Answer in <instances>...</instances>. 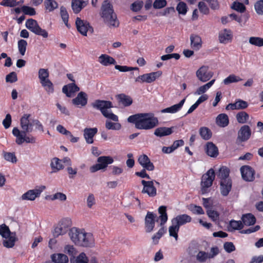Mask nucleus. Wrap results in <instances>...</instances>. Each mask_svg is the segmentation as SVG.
Masks as SVG:
<instances>
[{
  "label": "nucleus",
  "instance_id": "nucleus-1",
  "mask_svg": "<svg viewBox=\"0 0 263 263\" xmlns=\"http://www.w3.org/2000/svg\"><path fill=\"white\" fill-rule=\"evenodd\" d=\"M31 115L28 114H24L20 119V126L22 130L15 127L12 129V134L15 137V143L21 145L23 143L34 144L36 142L35 137L28 133L33 131V120L30 121L29 118Z\"/></svg>",
  "mask_w": 263,
  "mask_h": 263
},
{
  "label": "nucleus",
  "instance_id": "nucleus-2",
  "mask_svg": "<svg viewBox=\"0 0 263 263\" xmlns=\"http://www.w3.org/2000/svg\"><path fill=\"white\" fill-rule=\"evenodd\" d=\"M92 106L97 109L100 110L102 115L110 120L116 122H112L109 120H106L105 127L108 130H120L121 128V125L118 122V117L113 114L111 110H108L112 107V104L109 101L97 100L91 104Z\"/></svg>",
  "mask_w": 263,
  "mask_h": 263
},
{
  "label": "nucleus",
  "instance_id": "nucleus-3",
  "mask_svg": "<svg viewBox=\"0 0 263 263\" xmlns=\"http://www.w3.org/2000/svg\"><path fill=\"white\" fill-rule=\"evenodd\" d=\"M127 120L138 129H151L158 124V119L151 113L136 114L129 116Z\"/></svg>",
  "mask_w": 263,
  "mask_h": 263
},
{
  "label": "nucleus",
  "instance_id": "nucleus-4",
  "mask_svg": "<svg viewBox=\"0 0 263 263\" xmlns=\"http://www.w3.org/2000/svg\"><path fill=\"white\" fill-rule=\"evenodd\" d=\"M68 235L71 241L76 245L84 247H91L94 245V238L92 234L86 232L83 229L73 227L69 230Z\"/></svg>",
  "mask_w": 263,
  "mask_h": 263
},
{
  "label": "nucleus",
  "instance_id": "nucleus-5",
  "mask_svg": "<svg viewBox=\"0 0 263 263\" xmlns=\"http://www.w3.org/2000/svg\"><path fill=\"white\" fill-rule=\"evenodd\" d=\"M101 16L109 26L118 27L119 23L114 13L112 6L108 0L103 2L101 7Z\"/></svg>",
  "mask_w": 263,
  "mask_h": 263
},
{
  "label": "nucleus",
  "instance_id": "nucleus-6",
  "mask_svg": "<svg viewBox=\"0 0 263 263\" xmlns=\"http://www.w3.org/2000/svg\"><path fill=\"white\" fill-rule=\"evenodd\" d=\"M0 235L4 239L3 246L7 248H12L16 241V233L11 232L5 224L0 225Z\"/></svg>",
  "mask_w": 263,
  "mask_h": 263
},
{
  "label": "nucleus",
  "instance_id": "nucleus-7",
  "mask_svg": "<svg viewBox=\"0 0 263 263\" xmlns=\"http://www.w3.org/2000/svg\"><path fill=\"white\" fill-rule=\"evenodd\" d=\"M39 79L42 86L49 94L54 92L53 83L49 79V72L47 69L40 68L38 71Z\"/></svg>",
  "mask_w": 263,
  "mask_h": 263
},
{
  "label": "nucleus",
  "instance_id": "nucleus-8",
  "mask_svg": "<svg viewBox=\"0 0 263 263\" xmlns=\"http://www.w3.org/2000/svg\"><path fill=\"white\" fill-rule=\"evenodd\" d=\"M215 174L213 168L210 169L201 177V192L202 194H205L209 192L210 188L212 186L215 179Z\"/></svg>",
  "mask_w": 263,
  "mask_h": 263
},
{
  "label": "nucleus",
  "instance_id": "nucleus-9",
  "mask_svg": "<svg viewBox=\"0 0 263 263\" xmlns=\"http://www.w3.org/2000/svg\"><path fill=\"white\" fill-rule=\"evenodd\" d=\"M45 189V186L41 185L36 187L34 189L28 190L21 196L22 200L33 201L36 198L39 197L43 191Z\"/></svg>",
  "mask_w": 263,
  "mask_h": 263
},
{
  "label": "nucleus",
  "instance_id": "nucleus-10",
  "mask_svg": "<svg viewBox=\"0 0 263 263\" xmlns=\"http://www.w3.org/2000/svg\"><path fill=\"white\" fill-rule=\"evenodd\" d=\"M196 75L199 81L205 82L211 79L213 72L209 70L208 66H202L197 70Z\"/></svg>",
  "mask_w": 263,
  "mask_h": 263
},
{
  "label": "nucleus",
  "instance_id": "nucleus-11",
  "mask_svg": "<svg viewBox=\"0 0 263 263\" xmlns=\"http://www.w3.org/2000/svg\"><path fill=\"white\" fill-rule=\"evenodd\" d=\"M162 74V72L161 71L145 73L137 77L136 79V82L151 83L154 82L157 79L159 78Z\"/></svg>",
  "mask_w": 263,
  "mask_h": 263
},
{
  "label": "nucleus",
  "instance_id": "nucleus-12",
  "mask_svg": "<svg viewBox=\"0 0 263 263\" xmlns=\"http://www.w3.org/2000/svg\"><path fill=\"white\" fill-rule=\"evenodd\" d=\"M141 183L143 186V188L142 190V193L147 194L149 197H154L157 195V189L154 186V181H145L142 180Z\"/></svg>",
  "mask_w": 263,
  "mask_h": 263
},
{
  "label": "nucleus",
  "instance_id": "nucleus-13",
  "mask_svg": "<svg viewBox=\"0 0 263 263\" xmlns=\"http://www.w3.org/2000/svg\"><path fill=\"white\" fill-rule=\"evenodd\" d=\"M76 25L79 33H92L93 32V29L89 23L79 17H77L76 19Z\"/></svg>",
  "mask_w": 263,
  "mask_h": 263
},
{
  "label": "nucleus",
  "instance_id": "nucleus-14",
  "mask_svg": "<svg viewBox=\"0 0 263 263\" xmlns=\"http://www.w3.org/2000/svg\"><path fill=\"white\" fill-rule=\"evenodd\" d=\"M71 221L68 218H65L61 220L59 226L55 228L53 235L54 237H58L60 235L65 234L67 228L70 226Z\"/></svg>",
  "mask_w": 263,
  "mask_h": 263
},
{
  "label": "nucleus",
  "instance_id": "nucleus-15",
  "mask_svg": "<svg viewBox=\"0 0 263 263\" xmlns=\"http://www.w3.org/2000/svg\"><path fill=\"white\" fill-rule=\"evenodd\" d=\"M251 135L250 127L247 125L241 126L238 132L237 141L240 142L247 141Z\"/></svg>",
  "mask_w": 263,
  "mask_h": 263
},
{
  "label": "nucleus",
  "instance_id": "nucleus-16",
  "mask_svg": "<svg viewBox=\"0 0 263 263\" xmlns=\"http://www.w3.org/2000/svg\"><path fill=\"white\" fill-rule=\"evenodd\" d=\"M240 172L242 178L247 181H252L254 178L255 171L250 166L244 165L241 167Z\"/></svg>",
  "mask_w": 263,
  "mask_h": 263
},
{
  "label": "nucleus",
  "instance_id": "nucleus-17",
  "mask_svg": "<svg viewBox=\"0 0 263 263\" xmlns=\"http://www.w3.org/2000/svg\"><path fill=\"white\" fill-rule=\"evenodd\" d=\"M157 215L153 212H148L145 217V227L147 233L152 232L155 227V218Z\"/></svg>",
  "mask_w": 263,
  "mask_h": 263
},
{
  "label": "nucleus",
  "instance_id": "nucleus-18",
  "mask_svg": "<svg viewBox=\"0 0 263 263\" xmlns=\"http://www.w3.org/2000/svg\"><path fill=\"white\" fill-rule=\"evenodd\" d=\"M72 103L78 107L85 106L87 103V95L83 92H80L77 96L72 100Z\"/></svg>",
  "mask_w": 263,
  "mask_h": 263
},
{
  "label": "nucleus",
  "instance_id": "nucleus-19",
  "mask_svg": "<svg viewBox=\"0 0 263 263\" xmlns=\"http://www.w3.org/2000/svg\"><path fill=\"white\" fill-rule=\"evenodd\" d=\"M138 161L145 170L152 171L155 169L153 163L151 161L148 156L145 154L140 155L138 158Z\"/></svg>",
  "mask_w": 263,
  "mask_h": 263
},
{
  "label": "nucleus",
  "instance_id": "nucleus-20",
  "mask_svg": "<svg viewBox=\"0 0 263 263\" xmlns=\"http://www.w3.org/2000/svg\"><path fill=\"white\" fill-rule=\"evenodd\" d=\"M26 27L33 33H47V31L42 29L38 25L36 20L29 18L26 22Z\"/></svg>",
  "mask_w": 263,
  "mask_h": 263
},
{
  "label": "nucleus",
  "instance_id": "nucleus-21",
  "mask_svg": "<svg viewBox=\"0 0 263 263\" xmlns=\"http://www.w3.org/2000/svg\"><path fill=\"white\" fill-rule=\"evenodd\" d=\"M192 221V217L185 214L178 215L171 220L172 223L176 224L179 227L189 223Z\"/></svg>",
  "mask_w": 263,
  "mask_h": 263
},
{
  "label": "nucleus",
  "instance_id": "nucleus-22",
  "mask_svg": "<svg viewBox=\"0 0 263 263\" xmlns=\"http://www.w3.org/2000/svg\"><path fill=\"white\" fill-rule=\"evenodd\" d=\"M80 90V88L75 84L72 83L64 85L62 88V91L67 97L71 98L74 96L75 92Z\"/></svg>",
  "mask_w": 263,
  "mask_h": 263
},
{
  "label": "nucleus",
  "instance_id": "nucleus-23",
  "mask_svg": "<svg viewBox=\"0 0 263 263\" xmlns=\"http://www.w3.org/2000/svg\"><path fill=\"white\" fill-rule=\"evenodd\" d=\"M98 132V129L95 128H86L84 130V137L86 142L88 144H92L93 142V137Z\"/></svg>",
  "mask_w": 263,
  "mask_h": 263
},
{
  "label": "nucleus",
  "instance_id": "nucleus-24",
  "mask_svg": "<svg viewBox=\"0 0 263 263\" xmlns=\"http://www.w3.org/2000/svg\"><path fill=\"white\" fill-rule=\"evenodd\" d=\"M87 5V2L84 0H72L71 8L75 14H78Z\"/></svg>",
  "mask_w": 263,
  "mask_h": 263
},
{
  "label": "nucleus",
  "instance_id": "nucleus-25",
  "mask_svg": "<svg viewBox=\"0 0 263 263\" xmlns=\"http://www.w3.org/2000/svg\"><path fill=\"white\" fill-rule=\"evenodd\" d=\"M185 99H182L178 104H175L169 107L163 109L161 110V113L175 114L179 111L182 107Z\"/></svg>",
  "mask_w": 263,
  "mask_h": 263
},
{
  "label": "nucleus",
  "instance_id": "nucleus-26",
  "mask_svg": "<svg viewBox=\"0 0 263 263\" xmlns=\"http://www.w3.org/2000/svg\"><path fill=\"white\" fill-rule=\"evenodd\" d=\"M232 188L231 180H224L220 181V192L223 196H227Z\"/></svg>",
  "mask_w": 263,
  "mask_h": 263
},
{
  "label": "nucleus",
  "instance_id": "nucleus-27",
  "mask_svg": "<svg viewBox=\"0 0 263 263\" xmlns=\"http://www.w3.org/2000/svg\"><path fill=\"white\" fill-rule=\"evenodd\" d=\"M206 154L211 157H215L218 154L217 147L212 142H208L205 147Z\"/></svg>",
  "mask_w": 263,
  "mask_h": 263
},
{
  "label": "nucleus",
  "instance_id": "nucleus-28",
  "mask_svg": "<svg viewBox=\"0 0 263 263\" xmlns=\"http://www.w3.org/2000/svg\"><path fill=\"white\" fill-rule=\"evenodd\" d=\"M99 62L101 64L105 66L115 65L116 63L115 60L112 57L105 54H102L99 57Z\"/></svg>",
  "mask_w": 263,
  "mask_h": 263
},
{
  "label": "nucleus",
  "instance_id": "nucleus-29",
  "mask_svg": "<svg viewBox=\"0 0 263 263\" xmlns=\"http://www.w3.org/2000/svg\"><path fill=\"white\" fill-rule=\"evenodd\" d=\"M173 132V127H160L155 129L154 135L157 137H162L170 135Z\"/></svg>",
  "mask_w": 263,
  "mask_h": 263
},
{
  "label": "nucleus",
  "instance_id": "nucleus-30",
  "mask_svg": "<svg viewBox=\"0 0 263 263\" xmlns=\"http://www.w3.org/2000/svg\"><path fill=\"white\" fill-rule=\"evenodd\" d=\"M191 44L192 47L198 50L201 47L202 41L200 36L197 34H192L190 36Z\"/></svg>",
  "mask_w": 263,
  "mask_h": 263
},
{
  "label": "nucleus",
  "instance_id": "nucleus-31",
  "mask_svg": "<svg viewBox=\"0 0 263 263\" xmlns=\"http://www.w3.org/2000/svg\"><path fill=\"white\" fill-rule=\"evenodd\" d=\"M241 221L243 225L247 226H252L256 222L255 217L251 213H248L242 215Z\"/></svg>",
  "mask_w": 263,
  "mask_h": 263
},
{
  "label": "nucleus",
  "instance_id": "nucleus-32",
  "mask_svg": "<svg viewBox=\"0 0 263 263\" xmlns=\"http://www.w3.org/2000/svg\"><path fill=\"white\" fill-rule=\"evenodd\" d=\"M116 97L118 102L124 106H129L133 103L132 98L124 93L119 94Z\"/></svg>",
  "mask_w": 263,
  "mask_h": 263
},
{
  "label": "nucleus",
  "instance_id": "nucleus-33",
  "mask_svg": "<svg viewBox=\"0 0 263 263\" xmlns=\"http://www.w3.org/2000/svg\"><path fill=\"white\" fill-rule=\"evenodd\" d=\"M97 162L102 169L105 168L108 164L113 163L114 159L110 156H101L98 158Z\"/></svg>",
  "mask_w": 263,
  "mask_h": 263
},
{
  "label": "nucleus",
  "instance_id": "nucleus-34",
  "mask_svg": "<svg viewBox=\"0 0 263 263\" xmlns=\"http://www.w3.org/2000/svg\"><path fill=\"white\" fill-rule=\"evenodd\" d=\"M50 166L52 168V173L57 172L64 168L62 163V160L56 157L51 160Z\"/></svg>",
  "mask_w": 263,
  "mask_h": 263
},
{
  "label": "nucleus",
  "instance_id": "nucleus-35",
  "mask_svg": "<svg viewBox=\"0 0 263 263\" xmlns=\"http://www.w3.org/2000/svg\"><path fill=\"white\" fill-rule=\"evenodd\" d=\"M51 259L54 263H68V258L67 255L59 253L51 255Z\"/></svg>",
  "mask_w": 263,
  "mask_h": 263
},
{
  "label": "nucleus",
  "instance_id": "nucleus-36",
  "mask_svg": "<svg viewBox=\"0 0 263 263\" xmlns=\"http://www.w3.org/2000/svg\"><path fill=\"white\" fill-rule=\"evenodd\" d=\"M228 116L225 114H221L216 118V123L221 127H226L229 124Z\"/></svg>",
  "mask_w": 263,
  "mask_h": 263
},
{
  "label": "nucleus",
  "instance_id": "nucleus-37",
  "mask_svg": "<svg viewBox=\"0 0 263 263\" xmlns=\"http://www.w3.org/2000/svg\"><path fill=\"white\" fill-rule=\"evenodd\" d=\"M229 17L231 20H235L239 23H245L249 18V15L247 13L240 14L237 15L235 13H232L229 14Z\"/></svg>",
  "mask_w": 263,
  "mask_h": 263
},
{
  "label": "nucleus",
  "instance_id": "nucleus-38",
  "mask_svg": "<svg viewBox=\"0 0 263 263\" xmlns=\"http://www.w3.org/2000/svg\"><path fill=\"white\" fill-rule=\"evenodd\" d=\"M215 81V79L212 80L206 84L200 86L195 92L194 94L195 95H200L205 93L209 89L212 87Z\"/></svg>",
  "mask_w": 263,
  "mask_h": 263
},
{
  "label": "nucleus",
  "instance_id": "nucleus-39",
  "mask_svg": "<svg viewBox=\"0 0 263 263\" xmlns=\"http://www.w3.org/2000/svg\"><path fill=\"white\" fill-rule=\"evenodd\" d=\"M158 212L160 214L159 218L160 219V225H164L167 220V215L166 213V207L165 206H160L158 209Z\"/></svg>",
  "mask_w": 263,
  "mask_h": 263
},
{
  "label": "nucleus",
  "instance_id": "nucleus-40",
  "mask_svg": "<svg viewBox=\"0 0 263 263\" xmlns=\"http://www.w3.org/2000/svg\"><path fill=\"white\" fill-rule=\"evenodd\" d=\"M44 5L46 10L49 12L53 11L58 7V4L55 0H45Z\"/></svg>",
  "mask_w": 263,
  "mask_h": 263
},
{
  "label": "nucleus",
  "instance_id": "nucleus-41",
  "mask_svg": "<svg viewBox=\"0 0 263 263\" xmlns=\"http://www.w3.org/2000/svg\"><path fill=\"white\" fill-rule=\"evenodd\" d=\"M180 227L176 224L172 223V225L168 228L169 235L171 237H173L177 241L178 239V233L179 231Z\"/></svg>",
  "mask_w": 263,
  "mask_h": 263
},
{
  "label": "nucleus",
  "instance_id": "nucleus-42",
  "mask_svg": "<svg viewBox=\"0 0 263 263\" xmlns=\"http://www.w3.org/2000/svg\"><path fill=\"white\" fill-rule=\"evenodd\" d=\"M229 170L226 166H222L220 168L218 177L221 179V180H230L228 178L229 175Z\"/></svg>",
  "mask_w": 263,
  "mask_h": 263
},
{
  "label": "nucleus",
  "instance_id": "nucleus-43",
  "mask_svg": "<svg viewBox=\"0 0 263 263\" xmlns=\"http://www.w3.org/2000/svg\"><path fill=\"white\" fill-rule=\"evenodd\" d=\"M199 134L204 140H207L212 137V132L206 127H202L199 129Z\"/></svg>",
  "mask_w": 263,
  "mask_h": 263
},
{
  "label": "nucleus",
  "instance_id": "nucleus-44",
  "mask_svg": "<svg viewBox=\"0 0 263 263\" xmlns=\"http://www.w3.org/2000/svg\"><path fill=\"white\" fill-rule=\"evenodd\" d=\"M60 15L65 25L67 27H69L68 24L69 14L66 8L63 6L60 7Z\"/></svg>",
  "mask_w": 263,
  "mask_h": 263
},
{
  "label": "nucleus",
  "instance_id": "nucleus-45",
  "mask_svg": "<svg viewBox=\"0 0 263 263\" xmlns=\"http://www.w3.org/2000/svg\"><path fill=\"white\" fill-rule=\"evenodd\" d=\"M236 119L238 123L243 124L248 120L249 115L245 111H240L236 115Z\"/></svg>",
  "mask_w": 263,
  "mask_h": 263
},
{
  "label": "nucleus",
  "instance_id": "nucleus-46",
  "mask_svg": "<svg viewBox=\"0 0 263 263\" xmlns=\"http://www.w3.org/2000/svg\"><path fill=\"white\" fill-rule=\"evenodd\" d=\"M242 79L239 77L235 74H230L223 80V83L226 85L232 83H236L242 81Z\"/></svg>",
  "mask_w": 263,
  "mask_h": 263
},
{
  "label": "nucleus",
  "instance_id": "nucleus-47",
  "mask_svg": "<svg viewBox=\"0 0 263 263\" xmlns=\"http://www.w3.org/2000/svg\"><path fill=\"white\" fill-rule=\"evenodd\" d=\"M49 198L51 200H59L62 201H65L67 199L66 195L61 192L57 193L52 195H50L48 197H46V198Z\"/></svg>",
  "mask_w": 263,
  "mask_h": 263
},
{
  "label": "nucleus",
  "instance_id": "nucleus-48",
  "mask_svg": "<svg viewBox=\"0 0 263 263\" xmlns=\"http://www.w3.org/2000/svg\"><path fill=\"white\" fill-rule=\"evenodd\" d=\"M249 42L251 45L257 46H263V38L260 37L252 36L250 37L249 40Z\"/></svg>",
  "mask_w": 263,
  "mask_h": 263
},
{
  "label": "nucleus",
  "instance_id": "nucleus-49",
  "mask_svg": "<svg viewBox=\"0 0 263 263\" xmlns=\"http://www.w3.org/2000/svg\"><path fill=\"white\" fill-rule=\"evenodd\" d=\"M17 46L19 53L21 55H24L27 46V42L25 40L21 39L18 41Z\"/></svg>",
  "mask_w": 263,
  "mask_h": 263
},
{
  "label": "nucleus",
  "instance_id": "nucleus-50",
  "mask_svg": "<svg viewBox=\"0 0 263 263\" xmlns=\"http://www.w3.org/2000/svg\"><path fill=\"white\" fill-rule=\"evenodd\" d=\"M71 263H88V259L84 253H81L74 260L70 258Z\"/></svg>",
  "mask_w": 263,
  "mask_h": 263
},
{
  "label": "nucleus",
  "instance_id": "nucleus-51",
  "mask_svg": "<svg viewBox=\"0 0 263 263\" xmlns=\"http://www.w3.org/2000/svg\"><path fill=\"white\" fill-rule=\"evenodd\" d=\"M165 232L166 230L164 229V228L162 227L160 229L158 232L152 237V239L155 245H156L158 243L159 240Z\"/></svg>",
  "mask_w": 263,
  "mask_h": 263
},
{
  "label": "nucleus",
  "instance_id": "nucleus-52",
  "mask_svg": "<svg viewBox=\"0 0 263 263\" xmlns=\"http://www.w3.org/2000/svg\"><path fill=\"white\" fill-rule=\"evenodd\" d=\"M4 158L6 161L13 163H15L17 162V158L13 153L5 152Z\"/></svg>",
  "mask_w": 263,
  "mask_h": 263
},
{
  "label": "nucleus",
  "instance_id": "nucleus-53",
  "mask_svg": "<svg viewBox=\"0 0 263 263\" xmlns=\"http://www.w3.org/2000/svg\"><path fill=\"white\" fill-rule=\"evenodd\" d=\"M232 34H219V40L221 43L227 44L232 41Z\"/></svg>",
  "mask_w": 263,
  "mask_h": 263
},
{
  "label": "nucleus",
  "instance_id": "nucleus-54",
  "mask_svg": "<svg viewBox=\"0 0 263 263\" xmlns=\"http://www.w3.org/2000/svg\"><path fill=\"white\" fill-rule=\"evenodd\" d=\"M0 5L5 7H14L20 5V2L16 0H3Z\"/></svg>",
  "mask_w": 263,
  "mask_h": 263
},
{
  "label": "nucleus",
  "instance_id": "nucleus-55",
  "mask_svg": "<svg viewBox=\"0 0 263 263\" xmlns=\"http://www.w3.org/2000/svg\"><path fill=\"white\" fill-rule=\"evenodd\" d=\"M231 8L240 13L244 12L246 10L245 6L241 3L234 2Z\"/></svg>",
  "mask_w": 263,
  "mask_h": 263
},
{
  "label": "nucleus",
  "instance_id": "nucleus-56",
  "mask_svg": "<svg viewBox=\"0 0 263 263\" xmlns=\"http://www.w3.org/2000/svg\"><path fill=\"white\" fill-rule=\"evenodd\" d=\"M230 227L233 230H241L243 227L242 221L231 220L230 222Z\"/></svg>",
  "mask_w": 263,
  "mask_h": 263
},
{
  "label": "nucleus",
  "instance_id": "nucleus-57",
  "mask_svg": "<svg viewBox=\"0 0 263 263\" xmlns=\"http://www.w3.org/2000/svg\"><path fill=\"white\" fill-rule=\"evenodd\" d=\"M209 259V253L204 251H199L196 255V259L201 262H205L207 259Z\"/></svg>",
  "mask_w": 263,
  "mask_h": 263
},
{
  "label": "nucleus",
  "instance_id": "nucleus-58",
  "mask_svg": "<svg viewBox=\"0 0 263 263\" xmlns=\"http://www.w3.org/2000/svg\"><path fill=\"white\" fill-rule=\"evenodd\" d=\"M64 252L68 254L71 257L74 258L77 254V251L73 246L67 245L65 247Z\"/></svg>",
  "mask_w": 263,
  "mask_h": 263
},
{
  "label": "nucleus",
  "instance_id": "nucleus-59",
  "mask_svg": "<svg viewBox=\"0 0 263 263\" xmlns=\"http://www.w3.org/2000/svg\"><path fill=\"white\" fill-rule=\"evenodd\" d=\"M22 11L25 14L30 16L34 15L36 14L34 8L29 6H23L22 7Z\"/></svg>",
  "mask_w": 263,
  "mask_h": 263
},
{
  "label": "nucleus",
  "instance_id": "nucleus-60",
  "mask_svg": "<svg viewBox=\"0 0 263 263\" xmlns=\"http://www.w3.org/2000/svg\"><path fill=\"white\" fill-rule=\"evenodd\" d=\"M143 6V2L142 1H137L131 5L130 9L134 12H138L141 9Z\"/></svg>",
  "mask_w": 263,
  "mask_h": 263
},
{
  "label": "nucleus",
  "instance_id": "nucleus-61",
  "mask_svg": "<svg viewBox=\"0 0 263 263\" xmlns=\"http://www.w3.org/2000/svg\"><path fill=\"white\" fill-rule=\"evenodd\" d=\"M187 6L184 2H179L177 6L176 9L179 14H185L187 12Z\"/></svg>",
  "mask_w": 263,
  "mask_h": 263
},
{
  "label": "nucleus",
  "instance_id": "nucleus-62",
  "mask_svg": "<svg viewBox=\"0 0 263 263\" xmlns=\"http://www.w3.org/2000/svg\"><path fill=\"white\" fill-rule=\"evenodd\" d=\"M236 105L235 109H243L248 106V103L243 100L238 99L235 102Z\"/></svg>",
  "mask_w": 263,
  "mask_h": 263
},
{
  "label": "nucleus",
  "instance_id": "nucleus-63",
  "mask_svg": "<svg viewBox=\"0 0 263 263\" xmlns=\"http://www.w3.org/2000/svg\"><path fill=\"white\" fill-rule=\"evenodd\" d=\"M17 81V74L15 72H11L6 77V81L8 83H14Z\"/></svg>",
  "mask_w": 263,
  "mask_h": 263
},
{
  "label": "nucleus",
  "instance_id": "nucleus-64",
  "mask_svg": "<svg viewBox=\"0 0 263 263\" xmlns=\"http://www.w3.org/2000/svg\"><path fill=\"white\" fill-rule=\"evenodd\" d=\"M255 10L258 14H263V0H260L257 1L255 5Z\"/></svg>",
  "mask_w": 263,
  "mask_h": 263
}]
</instances>
